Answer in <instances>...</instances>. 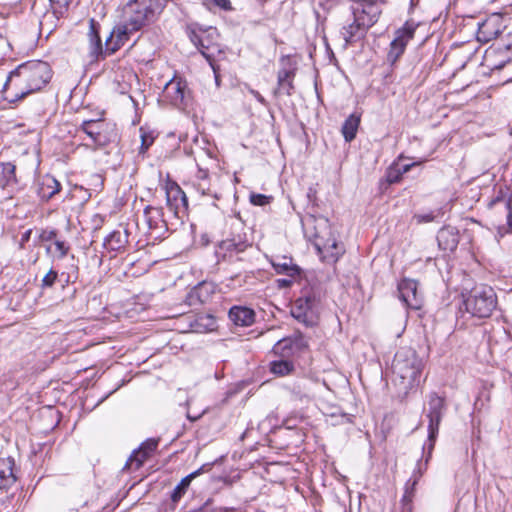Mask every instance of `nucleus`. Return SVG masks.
I'll return each mask as SVG.
<instances>
[{
    "label": "nucleus",
    "instance_id": "obj_1",
    "mask_svg": "<svg viewBox=\"0 0 512 512\" xmlns=\"http://www.w3.org/2000/svg\"><path fill=\"white\" fill-rule=\"evenodd\" d=\"M168 0H130L120 9L119 20L106 39V52L115 53L131 36L154 21Z\"/></svg>",
    "mask_w": 512,
    "mask_h": 512
},
{
    "label": "nucleus",
    "instance_id": "obj_2",
    "mask_svg": "<svg viewBox=\"0 0 512 512\" xmlns=\"http://www.w3.org/2000/svg\"><path fill=\"white\" fill-rule=\"evenodd\" d=\"M51 79V69L46 62L32 61L11 71L3 86L5 99L14 103L41 90Z\"/></svg>",
    "mask_w": 512,
    "mask_h": 512
},
{
    "label": "nucleus",
    "instance_id": "obj_3",
    "mask_svg": "<svg viewBox=\"0 0 512 512\" xmlns=\"http://www.w3.org/2000/svg\"><path fill=\"white\" fill-rule=\"evenodd\" d=\"M424 361L412 348L404 347L397 351L392 364L393 381L400 391L407 393L419 386Z\"/></svg>",
    "mask_w": 512,
    "mask_h": 512
},
{
    "label": "nucleus",
    "instance_id": "obj_4",
    "mask_svg": "<svg viewBox=\"0 0 512 512\" xmlns=\"http://www.w3.org/2000/svg\"><path fill=\"white\" fill-rule=\"evenodd\" d=\"M497 305V297L494 290L485 285L474 287L463 300L466 313L472 317L487 318Z\"/></svg>",
    "mask_w": 512,
    "mask_h": 512
},
{
    "label": "nucleus",
    "instance_id": "obj_5",
    "mask_svg": "<svg viewBox=\"0 0 512 512\" xmlns=\"http://www.w3.org/2000/svg\"><path fill=\"white\" fill-rule=\"evenodd\" d=\"M316 222L314 245L324 260L336 262L344 253V246L334 237L326 219L316 220Z\"/></svg>",
    "mask_w": 512,
    "mask_h": 512
},
{
    "label": "nucleus",
    "instance_id": "obj_6",
    "mask_svg": "<svg viewBox=\"0 0 512 512\" xmlns=\"http://www.w3.org/2000/svg\"><path fill=\"white\" fill-rule=\"evenodd\" d=\"M291 315L307 327L317 324L319 318V301L313 295L298 298L291 307Z\"/></svg>",
    "mask_w": 512,
    "mask_h": 512
},
{
    "label": "nucleus",
    "instance_id": "obj_7",
    "mask_svg": "<svg viewBox=\"0 0 512 512\" xmlns=\"http://www.w3.org/2000/svg\"><path fill=\"white\" fill-rule=\"evenodd\" d=\"M428 413L427 417L429 418L428 424V440L431 443L430 448H433L434 441L437 437L439 424L441 422L443 412L445 409L444 399L437 394H431L428 402Z\"/></svg>",
    "mask_w": 512,
    "mask_h": 512
},
{
    "label": "nucleus",
    "instance_id": "obj_8",
    "mask_svg": "<svg viewBox=\"0 0 512 512\" xmlns=\"http://www.w3.org/2000/svg\"><path fill=\"white\" fill-rule=\"evenodd\" d=\"M350 12L353 14L357 21H359V25L366 32L371 26H373L377 21L382 12L381 7L377 4V0H367L361 4H358L356 7L350 9Z\"/></svg>",
    "mask_w": 512,
    "mask_h": 512
},
{
    "label": "nucleus",
    "instance_id": "obj_9",
    "mask_svg": "<svg viewBox=\"0 0 512 512\" xmlns=\"http://www.w3.org/2000/svg\"><path fill=\"white\" fill-rule=\"evenodd\" d=\"M400 299L409 308L418 310L423 304V296L418 291V283L412 279H403L398 284Z\"/></svg>",
    "mask_w": 512,
    "mask_h": 512
},
{
    "label": "nucleus",
    "instance_id": "obj_10",
    "mask_svg": "<svg viewBox=\"0 0 512 512\" xmlns=\"http://www.w3.org/2000/svg\"><path fill=\"white\" fill-rule=\"evenodd\" d=\"M416 27L406 23L403 28L396 32L395 39L391 42L388 59L395 62L404 52L407 43L414 37Z\"/></svg>",
    "mask_w": 512,
    "mask_h": 512
},
{
    "label": "nucleus",
    "instance_id": "obj_11",
    "mask_svg": "<svg viewBox=\"0 0 512 512\" xmlns=\"http://www.w3.org/2000/svg\"><path fill=\"white\" fill-rule=\"evenodd\" d=\"M504 28L505 26L503 24L502 17L498 14H493L479 25L477 40L479 42L487 43L497 38Z\"/></svg>",
    "mask_w": 512,
    "mask_h": 512
},
{
    "label": "nucleus",
    "instance_id": "obj_12",
    "mask_svg": "<svg viewBox=\"0 0 512 512\" xmlns=\"http://www.w3.org/2000/svg\"><path fill=\"white\" fill-rule=\"evenodd\" d=\"M359 24V21H357V18L353 16L350 10L347 11L340 29V35L344 40V47H347L349 44L364 36L365 31Z\"/></svg>",
    "mask_w": 512,
    "mask_h": 512
},
{
    "label": "nucleus",
    "instance_id": "obj_13",
    "mask_svg": "<svg viewBox=\"0 0 512 512\" xmlns=\"http://www.w3.org/2000/svg\"><path fill=\"white\" fill-rule=\"evenodd\" d=\"M187 93V84L178 77L171 79L164 87L163 98L172 105L180 107L184 104Z\"/></svg>",
    "mask_w": 512,
    "mask_h": 512
},
{
    "label": "nucleus",
    "instance_id": "obj_14",
    "mask_svg": "<svg viewBox=\"0 0 512 512\" xmlns=\"http://www.w3.org/2000/svg\"><path fill=\"white\" fill-rule=\"evenodd\" d=\"M247 244L242 241L236 242L234 239H227L222 241L217 249H216V255L219 258H231L234 255L241 253L245 251L247 248Z\"/></svg>",
    "mask_w": 512,
    "mask_h": 512
},
{
    "label": "nucleus",
    "instance_id": "obj_15",
    "mask_svg": "<svg viewBox=\"0 0 512 512\" xmlns=\"http://www.w3.org/2000/svg\"><path fill=\"white\" fill-rule=\"evenodd\" d=\"M439 247L445 251H454L458 245L459 237L454 227H444L437 235Z\"/></svg>",
    "mask_w": 512,
    "mask_h": 512
},
{
    "label": "nucleus",
    "instance_id": "obj_16",
    "mask_svg": "<svg viewBox=\"0 0 512 512\" xmlns=\"http://www.w3.org/2000/svg\"><path fill=\"white\" fill-rule=\"evenodd\" d=\"M14 460L11 457H0V489L11 486L15 481Z\"/></svg>",
    "mask_w": 512,
    "mask_h": 512
},
{
    "label": "nucleus",
    "instance_id": "obj_17",
    "mask_svg": "<svg viewBox=\"0 0 512 512\" xmlns=\"http://www.w3.org/2000/svg\"><path fill=\"white\" fill-rule=\"evenodd\" d=\"M230 320L238 326H249L254 322L255 313L247 307H232L229 311Z\"/></svg>",
    "mask_w": 512,
    "mask_h": 512
},
{
    "label": "nucleus",
    "instance_id": "obj_18",
    "mask_svg": "<svg viewBox=\"0 0 512 512\" xmlns=\"http://www.w3.org/2000/svg\"><path fill=\"white\" fill-rule=\"evenodd\" d=\"M90 53L92 56L97 57L99 54L105 53L111 55L112 53L106 52V46L102 47L101 38L99 36L97 23L94 19L90 20V27L88 32Z\"/></svg>",
    "mask_w": 512,
    "mask_h": 512
},
{
    "label": "nucleus",
    "instance_id": "obj_19",
    "mask_svg": "<svg viewBox=\"0 0 512 512\" xmlns=\"http://www.w3.org/2000/svg\"><path fill=\"white\" fill-rule=\"evenodd\" d=\"M276 273L295 276L299 274V268L293 264L292 259L286 256L276 257L271 261Z\"/></svg>",
    "mask_w": 512,
    "mask_h": 512
},
{
    "label": "nucleus",
    "instance_id": "obj_20",
    "mask_svg": "<svg viewBox=\"0 0 512 512\" xmlns=\"http://www.w3.org/2000/svg\"><path fill=\"white\" fill-rule=\"evenodd\" d=\"M15 170L16 167L12 163L2 164V179L0 185L3 189H6L9 194L14 192L17 184Z\"/></svg>",
    "mask_w": 512,
    "mask_h": 512
},
{
    "label": "nucleus",
    "instance_id": "obj_21",
    "mask_svg": "<svg viewBox=\"0 0 512 512\" xmlns=\"http://www.w3.org/2000/svg\"><path fill=\"white\" fill-rule=\"evenodd\" d=\"M166 201L170 209H177L179 202L186 205L187 200L183 190L176 183H171L166 186Z\"/></svg>",
    "mask_w": 512,
    "mask_h": 512
},
{
    "label": "nucleus",
    "instance_id": "obj_22",
    "mask_svg": "<svg viewBox=\"0 0 512 512\" xmlns=\"http://www.w3.org/2000/svg\"><path fill=\"white\" fill-rule=\"evenodd\" d=\"M128 242L125 232L113 231L104 240V247L110 251H120Z\"/></svg>",
    "mask_w": 512,
    "mask_h": 512
},
{
    "label": "nucleus",
    "instance_id": "obj_23",
    "mask_svg": "<svg viewBox=\"0 0 512 512\" xmlns=\"http://www.w3.org/2000/svg\"><path fill=\"white\" fill-rule=\"evenodd\" d=\"M103 123L100 120H85L81 125V130L87 134L95 144L101 145V131Z\"/></svg>",
    "mask_w": 512,
    "mask_h": 512
},
{
    "label": "nucleus",
    "instance_id": "obj_24",
    "mask_svg": "<svg viewBox=\"0 0 512 512\" xmlns=\"http://www.w3.org/2000/svg\"><path fill=\"white\" fill-rule=\"evenodd\" d=\"M360 124V116L351 114L342 126V134L346 142H351L355 137Z\"/></svg>",
    "mask_w": 512,
    "mask_h": 512
},
{
    "label": "nucleus",
    "instance_id": "obj_25",
    "mask_svg": "<svg viewBox=\"0 0 512 512\" xmlns=\"http://www.w3.org/2000/svg\"><path fill=\"white\" fill-rule=\"evenodd\" d=\"M161 208L147 207L144 211L145 221L150 229H157L164 226Z\"/></svg>",
    "mask_w": 512,
    "mask_h": 512
},
{
    "label": "nucleus",
    "instance_id": "obj_26",
    "mask_svg": "<svg viewBox=\"0 0 512 512\" xmlns=\"http://www.w3.org/2000/svg\"><path fill=\"white\" fill-rule=\"evenodd\" d=\"M283 62H286L288 66H284L279 72H278V84L279 86L289 92V90L292 88V78L294 77V67L289 64L288 60H283Z\"/></svg>",
    "mask_w": 512,
    "mask_h": 512
},
{
    "label": "nucleus",
    "instance_id": "obj_27",
    "mask_svg": "<svg viewBox=\"0 0 512 512\" xmlns=\"http://www.w3.org/2000/svg\"><path fill=\"white\" fill-rule=\"evenodd\" d=\"M197 39V41L195 39H193L195 45L197 46V48L199 49L200 53L208 60V61H211L213 60L214 58V54L215 52H219V49L217 46H211L210 43H209V40H208V37L203 35V36H200V37H195Z\"/></svg>",
    "mask_w": 512,
    "mask_h": 512
},
{
    "label": "nucleus",
    "instance_id": "obj_28",
    "mask_svg": "<svg viewBox=\"0 0 512 512\" xmlns=\"http://www.w3.org/2000/svg\"><path fill=\"white\" fill-rule=\"evenodd\" d=\"M150 457L146 452L138 448L135 450L131 456L128 458L124 469L128 470H137L139 469L143 463Z\"/></svg>",
    "mask_w": 512,
    "mask_h": 512
},
{
    "label": "nucleus",
    "instance_id": "obj_29",
    "mask_svg": "<svg viewBox=\"0 0 512 512\" xmlns=\"http://www.w3.org/2000/svg\"><path fill=\"white\" fill-rule=\"evenodd\" d=\"M294 369L293 364L288 360H278L271 362L270 370L277 376H285L290 374Z\"/></svg>",
    "mask_w": 512,
    "mask_h": 512
},
{
    "label": "nucleus",
    "instance_id": "obj_30",
    "mask_svg": "<svg viewBox=\"0 0 512 512\" xmlns=\"http://www.w3.org/2000/svg\"><path fill=\"white\" fill-rule=\"evenodd\" d=\"M416 484V481L412 483L411 488H406L405 493L401 499V507L400 512H412L413 506H412V499H413V487Z\"/></svg>",
    "mask_w": 512,
    "mask_h": 512
},
{
    "label": "nucleus",
    "instance_id": "obj_31",
    "mask_svg": "<svg viewBox=\"0 0 512 512\" xmlns=\"http://www.w3.org/2000/svg\"><path fill=\"white\" fill-rule=\"evenodd\" d=\"M202 3L208 9L218 7L224 11H231L233 9L230 0H202Z\"/></svg>",
    "mask_w": 512,
    "mask_h": 512
},
{
    "label": "nucleus",
    "instance_id": "obj_32",
    "mask_svg": "<svg viewBox=\"0 0 512 512\" xmlns=\"http://www.w3.org/2000/svg\"><path fill=\"white\" fill-rule=\"evenodd\" d=\"M141 147L140 152L144 153L154 142V136L146 132L143 128L140 129Z\"/></svg>",
    "mask_w": 512,
    "mask_h": 512
},
{
    "label": "nucleus",
    "instance_id": "obj_33",
    "mask_svg": "<svg viewBox=\"0 0 512 512\" xmlns=\"http://www.w3.org/2000/svg\"><path fill=\"white\" fill-rule=\"evenodd\" d=\"M58 273L54 269H50L42 279V288L52 287L57 280Z\"/></svg>",
    "mask_w": 512,
    "mask_h": 512
},
{
    "label": "nucleus",
    "instance_id": "obj_34",
    "mask_svg": "<svg viewBox=\"0 0 512 512\" xmlns=\"http://www.w3.org/2000/svg\"><path fill=\"white\" fill-rule=\"evenodd\" d=\"M157 446H158L157 440L148 439L145 442H143L139 448L151 456L152 453L156 450Z\"/></svg>",
    "mask_w": 512,
    "mask_h": 512
},
{
    "label": "nucleus",
    "instance_id": "obj_35",
    "mask_svg": "<svg viewBox=\"0 0 512 512\" xmlns=\"http://www.w3.org/2000/svg\"><path fill=\"white\" fill-rule=\"evenodd\" d=\"M499 49L503 50V53L505 54L507 60H510L512 58V33L508 34L505 42L501 47H499Z\"/></svg>",
    "mask_w": 512,
    "mask_h": 512
},
{
    "label": "nucleus",
    "instance_id": "obj_36",
    "mask_svg": "<svg viewBox=\"0 0 512 512\" xmlns=\"http://www.w3.org/2000/svg\"><path fill=\"white\" fill-rule=\"evenodd\" d=\"M250 202L253 205L264 206L269 202V197L263 194L252 193L250 195Z\"/></svg>",
    "mask_w": 512,
    "mask_h": 512
},
{
    "label": "nucleus",
    "instance_id": "obj_37",
    "mask_svg": "<svg viewBox=\"0 0 512 512\" xmlns=\"http://www.w3.org/2000/svg\"><path fill=\"white\" fill-rule=\"evenodd\" d=\"M201 473V469H198L194 472H192L191 474L187 475L186 477H184L180 483L178 484V486H180L181 488L185 489L187 491L188 487L190 486L192 480L194 478H196L198 475H200Z\"/></svg>",
    "mask_w": 512,
    "mask_h": 512
},
{
    "label": "nucleus",
    "instance_id": "obj_38",
    "mask_svg": "<svg viewBox=\"0 0 512 512\" xmlns=\"http://www.w3.org/2000/svg\"><path fill=\"white\" fill-rule=\"evenodd\" d=\"M186 493V490L180 486H176L171 493V500L173 503H177Z\"/></svg>",
    "mask_w": 512,
    "mask_h": 512
},
{
    "label": "nucleus",
    "instance_id": "obj_39",
    "mask_svg": "<svg viewBox=\"0 0 512 512\" xmlns=\"http://www.w3.org/2000/svg\"><path fill=\"white\" fill-rule=\"evenodd\" d=\"M47 182V186L49 188H52L51 192H49V197L53 196L54 194L60 191L61 185L56 179L49 178L47 179Z\"/></svg>",
    "mask_w": 512,
    "mask_h": 512
},
{
    "label": "nucleus",
    "instance_id": "obj_40",
    "mask_svg": "<svg viewBox=\"0 0 512 512\" xmlns=\"http://www.w3.org/2000/svg\"><path fill=\"white\" fill-rule=\"evenodd\" d=\"M290 347V340L288 339H282L276 343L274 346V352L280 353L281 351L285 350L286 348Z\"/></svg>",
    "mask_w": 512,
    "mask_h": 512
},
{
    "label": "nucleus",
    "instance_id": "obj_41",
    "mask_svg": "<svg viewBox=\"0 0 512 512\" xmlns=\"http://www.w3.org/2000/svg\"><path fill=\"white\" fill-rule=\"evenodd\" d=\"M56 236L55 231L53 230H44L40 233L39 238L41 241H51Z\"/></svg>",
    "mask_w": 512,
    "mask_h": 512
},
{
    "label": "nucleus",
    "instance_id": "obj_42",
    "mask_svg": "<svg viewBox=\"0 0 512 512\" xmlns=\"http://www.w3.org/2000/svg\"><path fill=\"white\" fill-rule=\"evenodd\" d=\"M423 162H425V160H421V161H418V162H413V163H410V164H403V165H401L398 168V172H400L401 174L407 173L413 166L420 165Z\"/></svg>",
    "mask_w": 512,
    "mask_h": 512
},
{
    "label": "nucleus",
    "instance_id": "obj_43",
    "mask_svg": "<svg viewBox=\"0 0 512 512\" xmlns=\"http://www.w3.org/2000/svg\"><path fill=\"white\" fill-rule=\"evenodd\" d=\"M56 250L59 252L60 257H64L68 252V247L65 245L63 241L55 242Z\"/></svg>",
    "mask_w": 512,
    "mask_h": 512
},
{
    "label": "nucleus",
    "instance_id": "obj_44",
    "mask_svg": "<svg viewBox=\"0 0 512 512\" xmlns=\"http://www.w3.org/2000/svg\"><path fill=\"white\" fill-rule=\"evenodd\" d=\"M32 234V230L29 229L27 231H25L22 235V238H21V242H20V245L23 246L25 242H27L29 239H30V236Z\"/></svg>",
    "mask_w": 512,
    "mask_h": 512
},
{
    "label": "nucleus",
    "instance_id": "obj_45",
    "mask_svg": "<svg viewBox=\"0 0 512 512\" xmlns=\"http://www.w3.org/2000/svg\"><path fill=\"white\" fill-rule=\"evenodd\" d=\"M50 2L58 5L59 7H66L69 5L71 0H50Z\"/></svg>",
    "mask_w": 512,
    "mask_h": 512
},
{
    "label": "nucleus",
    "instance_id": "obj_46",
    "mask_svg": "<svg viewBox=\"0 0 512 512\" xmlns=\"http://www.w3.org/2000/svg\"><path fill=\"white\" fill-rule=\"evenodd\" d=\"M509 213H508V224L512 228V198L510 199L509 205H508Z\"/></svg>",
    "mask_w": 512,
    "mask_h": 512
},
{
    "label": "nucleus",
    "instance_id": "obj_47",
    "mask_svg": "<svg viewBox=\"0 0 512 512\" xmlns=\"http://www.w3.org/2000/svg\"><path fill=\"white\" fill-rule=\"evenodd\" d=\"M251 93L255 96V98H256L258 101H260V102H263V101H264L263 97L260 95V93H259V92L254 91V90H251Z\"/></svg>",
    "mask_w": 512,
    "mask_h": 512
},
{
    "label": "nucleus",
    "instance_id": "obj_48",
    "mask_svg": "<svg viewBox=\"0 0 512 512\" xmlns=\"http://www.w3.org/2000/svg\"><path fill=\"white\" fill-rule=\"evenodd\" d=\"M199 177H200L201 179L206 178V177H207V171H204V170H201V169H200V170H199Z\"/></svg>",
    "mask_w": 512,
    "mask_h": 512
},
{
    "label": "nucleus",
    "instance_id": "obj_49",
    "mask_svg": "<svg viewBox=\"0 0 512 512\" xmlns=\"http://www.w3.org/2000/svg\"><path fill=\"white\" fill-rule=\"evenodd\" d=\"M185 512H204V509H203V507H199V508L192 509V510L185 511Z\"/></svg>",
    "mask_w": 512,
    "mask_h": 512
},
{
    "label": "nucleus",
    "instance_id": "obj_50",
    "mask_svg": "<svg viewBox=\"0 0 512 512\" xmlns=\"http://www.w3.org/2000/svg\"><path fill=\"white\" fill-rule=\"evenodd\" d=\"M396 180H397L396 178L395 179L389 178L390 182H395Z\"/></svg>",
    "mask_w": 512,
    "mask_h": 512
}]
</instances>
